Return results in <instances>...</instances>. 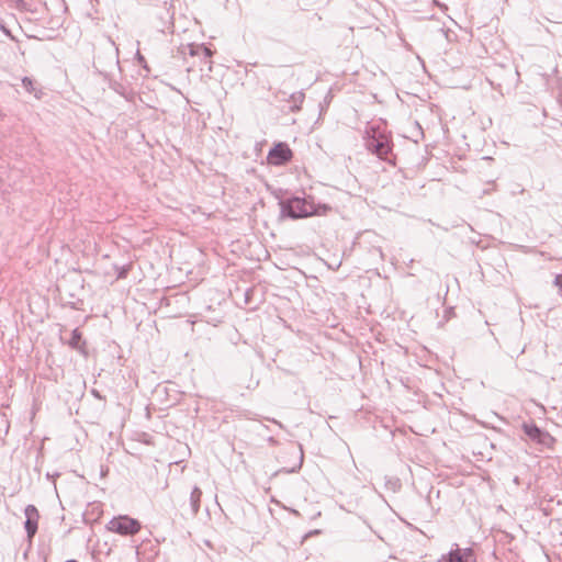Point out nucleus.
Masks as SVG:
<instances>
[{
  "mask_svg": "<svg viewBox=\"0 0 562 562\" xmlns=\"http://www.w3.org/2000/svg\"><path fill=\"white\" fill-rule=\"evenodd\" d=\"M364 146L380 159L392 162L390 158L392 151L390 136L382 123H371L366 127Z\"/></svg>",
  "mask_w": 562,
  "mask_h": 562,
  "instance_id": "obj_1",
  "label": "nucleus"
},
{
  "mask_svg": "<svg viewBox=\"0 0 562 562\" xmlns=\"http://www.w3.org/2000/svg\"><path fill=\"white\" fill-rule=\"evenodd\" d=\"M328 210L325 204L316 206L311 199L292 198L281 204V214L291 218L325 214Z\"/></svg>",
  "mask_w": 562,
  "mask_h": 562,
  "instance_id": "obj_2",
  "label": "nucleus"
},
{
  "mask_svg": "<svg viewBox=\"0 0 562 562\" xmlns=\"http://www.w3.org/2000/svg\"><path fill=\"white\" fill-rule=\"evenodd\" d=\"M106 528L121 536H134L139 532L142 525L137 519L128 516H117L108 522Z\"/></svg>",
  "mask_w": 562,
  "mask_h": 562,
  "instance_id": "obj_3",
  "label": "nucleus"
},
{
  "mask_svg": "<svg viewBox=\"0 0 562 562\" xmlns=\"http://www.w3.org/2000/svg\"><path fill=\"white\" fill-rule=\"evenodd\" d=\"M292 158V151L286 144L280 143L270 149L268 160L272 165H282Z\"/></svg>",
  "mask_w": 562,
  "mask_h": 562,
  "instance_id": "obj_4",
  "label": "nucleus"
},
{
  "mask_svg": "<svg viewBox=\"0 0 562 562\" xmlns=\"http://www.w3.org/2000/svg\"><path fill=\"white\" fill-rule=\"evenodd\" d=\"M24 515L26 518L24 527L27 533V538L31 540L37 531L40 514L34 505H27L24 508Z\"/></svg>",
  "mask_w": 562,
  "mask_h": 562,
  "instance_id": "obj_5",
  "label": "nucleus"
},
{
  "mask_svg": "<svg viewBox=\"0 0 562 562\" xmlns=\"http://www.w3.org/2000/svg\"><path fill=\"white\" fill-rule=\"evenodd\" d=\"M472 555L471 549L460 550L457 548L456 550H451L447 555V562H468Z\"/></svg>",
  "mask_w": 562,
  "mask_h": 562,
  "instance_id": "obj_6",
  "label": "nucleus"
},
{
  "mask_svg": "<svg viewBox=\"0 0 562 562\" xmlns=\"http://www.w3.org/2000/svg\"><path fill=\"white\" fill-rule=\"evenodd\" d=\"M190 54L192 56H199L201 58H203L207 64H209V70L212 69L211 67V57L213 55L212 50L203 45H192L190 46Z\"/></svg>",
  "mask_w": 562,
  "mask_h": 562,
  "instance_id": "obj_7",
  "label": "nucleus"
},
{
  "mask_svg": "<svg viewBox=\"0 0 562 562\" xmlns=\"http://www.w3.org/2000/svg\"><path fill=\"white\" fill-rule=\"evenodd\" d=\"M522 429L525 431V434L532 440L535 441H538V442H542V437L544 436V434L542 432V430L537 427L535 424H524L522 425Z\"/></svg>",
  "mask_w": 562,
  "mask_h": 562,
  "instance_id": "obj_8",
  "label": "nucleus"
},
{
  "mask_svg": "<svg viewBox=\"0 0 562 562\" xmlns=\"http://www.w3.org/2000/svg\"><path fill=\"white\" fill-rule=\"evenodd\" d=\"M201 497L202 491L198 486H194L190 495V506L194 515L200 510Z\"/></svg>",
  "mask_w": 562,
  "mask_h": 562,
  "instance_id": "obj_9",
  "label": "nucleus"
},
{
  "mask_svg": "<svg viewBox=\"0 0 562 562\" xmlns=\"http://www.w3.org/2000/svg\"><path fill=\"white\" fill-rule=\"evenodd\" d=\"M22 86L24 87V89L29 92V93H33L37 99L41 98V90H37L35 87H34V83H33V80L29 77H23L22 78Z\"/></svg>",
  "mask_w": 562,
  "mask_h": 562,
  "instance_id": "obj_10",
  "label": "nucleus"
},
{
  "mask_svg": "<svg viewBox=\"0 0 562 562\" xmlns=\"http://www.w3.org/2000/svg\"><path fill=\"white\" fill-rule=\"evenodd\" d=\"M80 339H81V334L78 329H74L72 333H71V339L69 341V345L72 347V348H76V349H80L81 350V347H80Z\"/></svg>",
  "mask_w": 562,
  "mask_h": 562,
  "instance_id": "obj_11",
  "label": "nucleus"
},
{
  "mask_svg": "<svg viewBox=\"0 0 562 562\" xmlns=\"http://www.w3.org/2000/svg\"><path fill=\"white\" fill-rule=\"evenodd\" d=\"M8 166L7 165H0V188L5 187L8 184Z\"/></svg>",
  "mask_w": 562,
  "mask_h": 562,
  "instance_id": "obj_12",
  "label": "nucleus"
},
{
  "mask_svg": "<svg viewBox=\"0 0 562 562\" xmlns=\"http://www.w3.org/2000/svg\"><path fill=\"white\" fill-rule=\"evenodd\" d=\"M8 166L7 165H0V188L5 187L8 184Z\"/></svg>",
  "mask_w": 562,
  "mask_h": 562,
  "instance_id": "obj_13",
  "label": "nucleus"
},
{
  "mask_svg": "<svg viewBox=\"0 0 562 562\" xmlns=\"http://www.w3.org/2000/svg\"><path fill=\"white\" fill-rule=\"evenodd\" d=\"M554 285L559 289L560 293L562 294V273L555 276Z\"/></svg>",
  "mask_w": 562,
  "mask_h": 562,
  "instance_id": "obj_14",
  "label": "nucleus"
},
{
  "mask_svg": "<svg viewBox=\"0 0 562 562\" xmlns=\"http://www.w3.org/2000/svg\"><path fill=\"white\" fill-rule=\"evenodd\" d=\"M292 100L295 102V103H302L303 102V99H304V94L302 92H299V93H293L291 95Z\"/></svg>",
  "mask_w": 562,
  "mask_h": 562,
  "instance_id": "obj_15",
  "label": "nucleus"
},
{
  "mask_svg": "<svg viewBox=\"0 0 562 562\" xmlns=\"http://www.w3.org/2000/svg\"><path fill=\"white\" fill-rule=\"evenodd\" d=\"M299 109H300V106H299V105H295L294 108H292V110H293V111H294V110H299Z\"/></svg>",
  "mask_w": 562,
  "mask_h": 562,
  "instance_id": "obj_16",
  "label": "nucleus"
}]
</instances>
